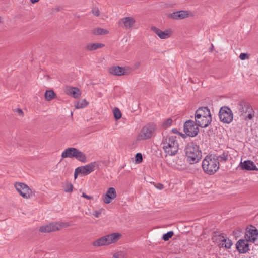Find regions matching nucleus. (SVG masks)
Returning a JSON list of instances; mask_svg holds the SVG:
<instances>
[{"instance_id":"obj_31","label":"nucleus","mask_w":258,"mask_h":258,"mask_svg":"<svg viewBox=\"0 0 258 258\" xmlns=\"http://www.w3.org/2000/svg\"><path fill=\"white\" fill-rule=\"evenodd\" d=\"M172 123V120L171 118L166 119L162 124V126L164 128H167L170 126Z\"/></svg>"},{"instance_id":"obj_12","label":"nucleus","mask_w":258,"mask_h":258,"mask_svg":"<svg viewBox=\"0 0 258 258\" xmlns=\"http://www.w3.org/2000/svg\"><path fill=\"white\" fill-rule=\"evenodd\" d=\"M198 125L194 121H186L184 125V132L188 136L195 137L199 132Z\"/></svg>"},{"instance_id":"obj_1","label":"nucleus","mask_w":258,"mask_h":258,"mask_svg":"<svg viewBox=\"0 0 258 258\" xmlns=\"http://www.w3.org/2000/svg\"><path fill=\"white\" fill-rule=\"evenodd\" d=\"M161 145L166 156H174L179 150V144L177 137L168 135L163 138Z\"/></svg>"},{"instance_id":"obj_7","label":"nucleus","mask_w":258,"mask_h":258,"mask_svg":"<svg viewBox=\"0 0 258 258\" xmlns=\"http://www.w3.org/2000/svg\"><path fill=\"white\" fill-rule=\"evenodd\" d=\"M61 157L62 158H74L82 163L87 162L86 155L79 150L73 147L66 149L61 154Z\"/></svg>"},{"instance_id":"obj_36","label":"nucleus","mask_w":258,"mask_h":258,"mask_svg":"<svg viewBox=\"0 0 258 258\" xmlns=\"http://www.w3.org/2000/svg\"><path fill=\"white\" fill-rule=\"evenodd\" d=\"M92 12L95 16H99L100 15V11L97 8H93L92 10Z\"/></svg>"},{"instance_id":"obj_26","label":"nucleus","mask_w":258,"mask_h":258,"mask_svg":"<svg viewBox=\"0 0 258 258\" xmlns=\"http://www.w3.org/2000/svg\"><path fill=\"white\" fill-rule=\"evenodd\" d=\"M56 96V94L52 90H47L45 93V99L47 101H50L53 99L55 98Z\"/></svg>"},{"instance_id":"obj_9","label":"nucleus","mask_w":258,"mask_h":258,"mask_svg":"<svg viewBox=\"0 0 258 258\" xmlns=\"http://www.w3.org/2000/svg\"><path fill=\"white\" fill-rule=\"evenodd\" d=\"M70 226L68 223L64 222H52L49 224L41 226L39 231L42 233H49L60 230L63 227H67Z\"/></svg>"},{"instance_id":"obj_35","label":"nucleus","mask_w":258,"mask_h":258,"mask_svg":"<svg viewBox=\"0 0 258 258\" xmlns=\"http://www.w3.org/2000/svg\"><path fill=\"white\" fill-rule=\"evenodd\" d=\"M136 160L137 162L140 163L143 160L142 155L141 153H137L136 155Z\"/></svg>"},{"instance_id":"obj_3","label":"nucleus","mask_w":258,"mask_h":258,"mask_svg":"<svg viewBox=\"0 0 258 258\" xmlns=\"http://www.w3.org/2000/svg\"><path fill=\"white\" fill-rule=\"evenodd\" d=\"M220 163L217 161L216 155H207L202 161V168L204 171L209 175H213L219 169Z\"/></svg>"},{"instance_id":"obj_39","label":"nucleus","mask_w":258,"mask_h":258,"mask_svg":"<svg viewBox=\"0 0 258 258\" xmlns=\"http://www.w3.org/2000/svg\"><path fill=\"white\" fill-rule=\"evenodd\" d=\"M15 111L20 116H23L24 113L21 109H16Z\"/></svg>"},{"instance_id":"obj_11","label":"nucleus","mask_w":258,"mask_h":258,"mask_svg":"<svg viewBox=\"0 0 258 258\" xmlns=\"http://www.w3.org/2000/svg\"><path fill=\"white\" fill-rule=\"evenodd\" d=\"M15 187L20 195L25 199H29L34 195L32 189L25 183H16Z\"/></svg>"},{"instance_id":"obj_19","label":"nucleus","mask_w":258,"mask_h":258,"mask_svg":"<svg viewBox=\"0 0 258 258\" xmlns=\"http://www.w3.org/2000/svg\"><path fill=\"white\" fill-rule=\"evenodd\" d=\"M116 196L117 194L115 188L110 187L107 190L105 195L103 196V201L104 203L109 204L116 197Z\"/></svg>"},{"instance_id":"obj_23","label":"nucleus","mask_w":258,"mask_h":258,"mask_svg":"<svg viewBox=\"0 0 258 258\" xmlns=\"http://www.w3.org/2000/svg\"><path fill=\"white\" fill-rule=\"evenodd\" d=\"M240 164L241 167L243 170L253 171L258 170V168L256 165L251 160L244 161L243 162H241Z\"/></svg>"},{"instance_id":"obj_20","label":"nucleus","mask_w":258,"mask_h":258,"mask_svg":"<svg viewBox=\"0 0 258 258\" xmlns=\"http://www.w3.org/2000/svg\"><path fill=\"white\" fill-rule=\"evenodd\" d=\"M217 240L220 242L219 245L222 247L229 249L232 245V242L230 239L222 235H219Z\"/></svg>"},{"instance_id":"obj_27","label":"nucleus","mask_w":258,"mask_h":258,"mask_svg":"<svg viewBox=\"0 0 258 258\" xmlns=\"http://www.w3.org/2000/svg\"><path fill=\"white\" fill-rule=\"evenodd\" d=\"M88 102L85 100H79L75 103V107L76 109L83 108L87 106Z\"/></svg>"},{"instance_id":"obj_24","label":"nucleus","mask_w":258,"mask_h":258,"mask_svg":"<svg viewBox=\"0 0 258 258\" xmlns=\"http://www.w3.org/2000/svg\"><path fill=\"white\" fill-rule=\"evenodd\" d=\"M104 46L102 43H89L86 46V49L89 51H93L101 48Z\"/></svg>"},{"instance_id":"obj_28","label":"nucleus","mask_w":258,"mask_h":258,"mask_svg":"<svg viewBox=\"0 0 258 258\" xmlns=\"http://www.w3.org/2000/svg\"><path fill=\"white\" fill-rule=\"evenodd\" d=\"M95 35H105L108 33V31L101 28L94 29L93 31Z\"/></svg>"},{"instance_id":"obj_37","label":"nucleus","mask_w":258,"mask_h":258,"mask_svg":"<svg viewBox=\"0 0 258 258\" xmlns=\"http://www.w3.org/2000/svg\"><path fill=\"white\" fill-rule=\"evenodd\" d=\"M79 174H81V171H80V170L79 169V168L77 167L75 169V173H74V178H75V179H76L77 178L78 175Z\"/></svg>"},{"instance_id":"obj_41","label":"nucleus","mask_w":258,"mask_h":258,"mask_svg":"<svg viewBox=\"0 0 258 258\" xmlns=\"http://www.w3.org/2000/svg\"><path fill=\"white\" fill-rule=\"evenodd\" d=\"M40 0H30V2L32 3V4H35L36 3H37L38 2H39Z\"/></svg>"},{"instance_id":"obj_6","label":"nucleus","mask_w":258,"mask_h":258,"mask_svg":"<svg viewBox=\"0 0 258 258\" xmlns=\"http://www.w3.org/2000/svg\"><path fill=\"white\" fill-rule=\"evenodd\" d=\"M238 113L245 120H251L254 116L252 107L247 102L241 100L237 104Z\"/></svg>"},{"instance_id":"obj_17","label":"nucleus","mask_w":258,"mask_h":258,"mask_svg":"<svg viewBox=\"0 0 258 258\" xmlns=\"http://www.w3.org/2000/svg\"><path fill=\"white\" fill-rule=\"evenodd\" d=\"M99 167V163L98 162H92L90 163L83 166L78 167L81 171V174L83 175H88L95 169V168Z\"/></svg>"},{"instance_id":"obj_5","label":"nucleus","mask_w":258,"mask_h":258,"mask_svg":"<svg viewBox=\"0 0 258 258\" xmlns=\"http://www.w3.org/2000/svg\"><path fill=\"white\" fill-rule=\"evenodd\" d=\"M121 237L119 233H113L103 236L92 243V245L95 247L108 245L116 243Z\"/></svg>"},{"instance_id":"obj_43","label":"nucleus","mask_w":258,"mask_h":258,"mask_svg":"<svg viewBox=\"0 0 258 258\" xmlns=\"http://www.w3.org/2000/svg\"><path fill=\"white\" fill-rule=\"evenodd\" d=\"M172 131H173L174 133H176L177 132V130L176 129H174Z\"/></svg>"},{"instance_id":"obj_10","label":"nucleus","mask_w":258,"mask_h":258,"mask_svg":"<svg viewBox=\"0 0 258 258\" xmlns=\"http://www.w3.org/2000/svg\"><path fill=\"white\" fill-rule=\"evenodd\" d=\"M219 117L221 122L229 124L233 119V114L230 108L227 106H223L220 109Z\"/></svg>"},{"instance_id":"obj_25","label":"nucleus","mask_w":258,"mask_h":258,"mask_svg":"<svg viewBox=\"0 0 258 258\" xmlns=\"http://www.w3.org/2000/svg\"><path fill=\"white\" fill-rule=\"evenodd\" d=\"M215 155L217 157V161H219V162H226L228 160L229 155L227 152L224 151L221 154Z\"/></svg>"},{"instance_id":"obj_29","label":"nucleus","mask_w":258,"mask_h":258,"mask_svg":"<svg viewBox=\"0 0 258 258\" xmlns=\"http://www.w3.org/2000/svg\"><path fill=\"white\" fill-rule=\"evenodd\" d=\"M113 115L116 120H118L121 117V113L118 108H115L113 110Z\"/></svg>"},{"instance_id":"obj_15","label":"nucleus","mask_w":258,"mask_h":258,"mask_svg":"<svg viewBox=\"0 0 258 258\" xmlns=\"http://www.w3.org/2000/svg\"><path fill=\"white\" fill-rule=\"evenodd\" d=\"M108 71L110 74L115 76L127 75L131 70L129 68H123L119 66H112L109 68Z\"/></svg>"},{"instance_id":"obj_38","label":"nucleus","mask_w":258,"mask_h":258,"mask_svg":"<svg viewBox=\"0 0 258 258\" xmlns=\"http://www.w3.org/2000/svg\"><path fill=\"white\" fill-rule=\"evenodd\" d=\"M155 186L156 188L159 190H162L164 188V185L161 183H158L157 184L155 185Z\"/></svg>"},{"instance_id":"obj_22","label":"nucleus","mask_w":258,"mask_h":258,"mask_svg":"<svg viewBox=\"0 0 258 258\" xmlns=\"http://www.w3.org/2000/svg\"><path fill=\"white\" fill-rule=\"evenodd\" d=\"M248 242L246 239H240L236 244V248L240 253H245L248 250Z\"/></svg>"},{"instance_id":"obj_33","label":"nucleus","mask_w":258,"mask_h":258,"mask_svg":"<svg viewBox=\"0 0 258 258\" xmlns=\"http://www.w3.org/2000/svg\"><path fill=\"white\" fill-rule=\"evenodd\" d=\"M103 210V209H101L99 210H96L93 212V215L95 217L98 218L100 216Z\"/></svg>"},{"instance_id":"obj_32","label":"nucleus","mask_w":258,"mask_h":258,"mask_svg":"<svg viewBox=\"0 0 258 258\" xmlns=\"http://www.w3.org/2000/svg\"><path fill=\"white\" fill-rule=\"evenodd\" d=\"M73 188V185L71 183H68L65 188H64V191L66 192H72Z\"/></svg>"},{"instance_id":"obj_14","label":"nucleus","mask_w":258,"mask_h":258,"mask_svg":"<svg viewBox=\"0 0 258 258\" xmlns=\"http://www.w3.org/2000/svg\"><path fill=\"white\" fill-rule=\"evenodd\" d=\"M193 13L189 11L181 10L167 14V16L174 20H181L186 18L192 17Z\"/></svg>"},{"instance_id":"obj_30","label":"nucleus","mask_w":258,"mask_h":258,"mask_svg":"<svg viewBox=\"0 0 258 258\" xmlns=\"http://www.w3.org/2000/svg\"><path fill=\"white\" fill-rule=\"evenodd\" d=\"M173 234L174 233L173 231H169L167 233L163 234L162 238L164 240L167 241L172 237Z\"/></svg>"},{"instance_id":"obj_8","label":"nucleus","mask_w":258,"mask_h":258,"mask_svg":"<svg viewBox=\"0 0 258 258\" xmlns=\"http://www.w3.org/2000/svg\"><path fill=\"white\" fill-rule=\"evenodd\" d=\"M156 129V125L155 124L153 123L147 124L142 128L138 136L137 139L138 140H145L150 139Z\"/></svg>"},{"instance_id":"obj_40","label":"nucleus","mask_w":258,"mask_h":258,"mask_svg":"<svg viewBox=\"0 0 258 258\" xmlns=\"http://www.w3.org/2000/svg\"><path fill=\"white\" fill-rule=\"evenodd\" d=\"M83 197L88 199V200H91L92 199V197L91 196H88L85 193H83L82 194V196Z\"/></svg>"},{"instance_id":"obj_42","label":"nucleus","mask_w":258,"mask_h":258,"mask_svg":"<svg viewBox=\"0 0 258 258\" xmlns=\"http://www.w3.org/2000/svg\"><path fill=\"white\" fill-rule=\"evenodd\" d=\"M3 18L2 17H0V23L2 22Z\"/></svg>"},{"instance_id":"obj_18","label":"nucleus","mask_w":258,"mask_h":258,"mask_svg":"<svg viewBox=\"0 0 258 258\" xmlns=\"http://www.w3.org/2000/svg\"><path fill=\"white\" fill-rule=\"evenodd\" d=\"M151 30L162 39H165L170 37L172 34V31L170 29H166L163 31L160 29L153 26L151 27Z\"/></svg>"},{"instance_id":"obj_4","label":"nucleus","mask_w":258,"mask_h":258,"mask_svg":"<svg viewBox=\"0 0 258 258\" xmlns=\"http://www.w3.org/2000/svg\"><path fill=\"white\" fill-rule=\"evenodd\" d=\"M185 150L187 160L190 164L196 163L201 159V151L200 150L199 146L195 143H188Z\"/></svg>"},{"instance_id":"obj_34","label":"nucleus","mask_w":258,"mask_h":258,"mask_svg":"<svg viewBox=\"0 0 258 258\" xmlns=\"http://www.w3.org/2000/svg\"><path fill=\"white\" fill-rule=\"evenodd\" d=\"M239 57V58L242 60L249 58L248 54L247 53H241L240 54Z\"/></svg>"},{"instance_id":"obj_2","label":"nucleus","mask_w":258,"mask_h":258,"mask_svg":"<svg viewBox=\"0 0 258 258\" xmlns=\"http://www.w3.org/2000/svg\"><path fill=\"white\" fill-rule=\"evenodd\" d=\"M195 118L197 124L202 128L207 127L212 121V115L207 107H199L195 112Z\"/></svg>"},{"instance_id":"obj_16","label":"nucleus","mask_w":258,"mask_h":258,"mask_svg":"<svg viewBox=\"0 0 258 258\" xmlns=\"http://www.w3.org/2000/svg\"><path fill=\"white\" fill-rule=\"evenodd\" d=\"M135 22V19L133 17H125L120 19L118 24L123 29H128L134 26Z\"/></svg>"},{"instance_id":"obj_21","label":"nucleus","mask_w":258,"mask_h":258,"mask_svg":"<svg viewBox=\"0 0 258 258\" xmlns=\"http://www.w3.org/2000/svg\"><path fill=\"white\" fill-rule=\"evenodd\" d=\"M65 92L67 94L72 96L74 98H78L81 95V91L77 87L67 86L66 88Z\"/></svg>"},{"instance_id":"obj_13","label":"nucleus","mask_w":258,"mask_h":258,"mask_svg":"<svg viewBox=\"0 0 258 258\" xmlns=\"http://www.w3.org/2000/svg\"><path fill=\"white\" fill-rule=\"evenodd\" d=\"M245 238L248 242L255 243L258 239V230L252 225L248 226L246 229Z\"/></svg>"}]
</instances>
